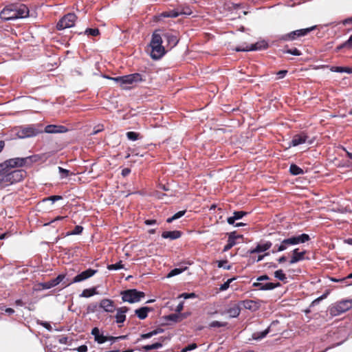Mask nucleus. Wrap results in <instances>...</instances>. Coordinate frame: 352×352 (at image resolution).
Here are the masks:
<instances>
[{
  "label": "nucleus",
  "mask_w": 352,
  "mask_h": 352,
  "mask_svg": "<svg viewBox=\"0 0 352 352\" xmlns=\"http://www.w3.org/2000/svg\"><path fill=\"white\" fill-rule=\"evenodd\" d=\"M29 16V9L22 3H12L6 6L0 13V17L4 21L26 18Z\"/></svg>",
  "instance_id": "obj_1"
},
{
  "label": "nucleus",
  "mask_w": 352,
  "mask_h": 352,
  "mask_svg": "<svg viewBox=\"0 0 352 352\" xmlns=\"http://www.w3.org/2000/svg\"><path fill=\"white\" fill-rule=\"evenodd\" d=\"M309 240L310 237L307 234H301L284 239L279 237L275 239V241H279L280 244H276L272 252L274 254L276 252H283L286 250L290 246L304 243Z\"/></svg>",
  "instance_id": "obj_2"
},
{
  "label": "nucleus",
  "mask_w": 352,
  "mask_h": 352,
  "mask_svg": "<svg viewBox=\"0 0 352 352\" xmlns=\"http://www.w3.org/2000/svg\"><path fill=\"white\" fill-rule=\"evenodd\" d=\"M26 175L27 173L24 170L4 168L3 171H0V185L8 186L20 182L26 177Z\"/></svg>",
  "instance_id": "obj_3"
},
{
  "label": "nucleus",
  "mask_w": 352,
  "mask_h": 352,
  "mask_svg": "<svg viewBox=\"0 0 352 352\" xmlns=\"http://www.w3.org/2000/svg\"><path fill=\"white\" fill-rule=\"evenodd\" d=\"M162 37L160 34L155 32H153L150 43V55L153 59L159 60L166 54L165 48L162 46Z\"/></svg>",
  "instance_id": "obj_4"
},
{
  "label": "nucleus",
  "mask_w": 352,
  "mask_h": 352,
  "mask_svg": "<svg viewBox=\"0 0 352 352\" xmlns=\"http://www.w3.org/2000/svg\"><path fill=\"white\" fill-rule=\"evenodd\" d=\"M352 309V299H344L332 304L328 309L331 316H340Z\"/></svg>",
  "instance_id": "obj_5"
},
{
  "label": "nucleus",
  "mask_w": 352,
  "mask_h": 352,
  "mask_svg": "<svg viewBox=\"0 0 352 352\" xmlns=\"http://www.w3.org/2000/svg\"><path fill=\"white\" fill-rule=\"evenodd\" d=\"M32 156H29L27 157H15L7 160L0 164V171H3L4 168L18 170L16 168L23 167L26 164L32 162Z\"/></svg>",
  "instance_id": "obj_6"
},
{
  "label": "nucleus",
  "mask_w": 352,
  "mask_h": 352,
  "mask_svg": "<svg viewBox=\"0 0 352 352\" xmlns=\"http://www.w3.org/2000/svg\"><path fill=\"white\" fill-rule=\"evenodd\" d=\"M111 79L120 83V86L124 89H129L130 87L128 86L129 85H133L134 83H138L144 80L142 75L139 73H134L126 76L112 78Z\"/></svg>",
  "instance_id": "obj_7"
},
{
  "label": "nucleus",
  "mask_w": 352,
  "mask_h": 352,
  "mask_svg": "<svg viewBox=\"0 0 352 352\" xmlns=\"http://www.w3.org/2000/svg\"><path fill=\"white\" fill-rule=\"evenodd\" d=\"M122 300L124 302L135 303L140 301L145 296L142 292L138 291L135 289H127L121 292Z\"/></svg>",
  "instance_id": "obj_8"
},
{
  "label": "nucleus",
  "mask_w": 352,
  "mask_h": 352,
  "mask_svg": "<svg viewBox=\"0 0 352 352\" xmlns=\"http://www.w3.org/2000/svg\"><path fill=\"white\" fill-rule=\"evenodd\" d=\"M316 28V26H312L308 28L300 29L297 30L292 31L288 34H285L282 35L279 39L283 41H294L300 37L305 36L314 30Z\"/></svg>",
  "instance_id": "obj_9"
},
{
  "label": "nucleus",
  "mask_w": 352,
  "mask_h": 352,
  "mask_svg": "<svg viewBox=\"0 0 352 352\" xmlns=\"http://www.w3.org/2000/svg\"><path fill=\"white\" fill-rule=\"evenodd\" d=\"M77 17L74 13H68L62 17L56 25L58 30H64L74 25Z\"/></svg>",
  "instance_id": "obj_10"
},
{
  "label": "nucleus",
  "mask_w": 352,
  "mask_h": 352,
  "mask_svg": "<svg viewBox=\"0 0 352 352\" xmlns=\"http://www.w3.org/2000/svg\"><path fill=\"white\" fill-rule=\"evenodd\" d=\"M97 272H98V270L89 268L85 271L82 272L81 273L78 274V275H76L70 283H64L65 284V287H66V286L69 285L72 283H79V282L88 279L89 278L93 276Z\"/></svg>",
  "instance_id": "obj_11"
},
{
  "label": "nucleus",
  "mask_w": 352,
  "mask_h": 352,
  "mask_svg": "<svg viewBox=\"0 0 352 352\" xmlns=\"http://www.w3.org/2000/svg\"><path fill=\"white\" fill-rule=\"evenodd\" d=\"M268 47V44L265 41H261L256 42L254 44H252L250 45H247L245 47H236L235 50L236 52H249V51H256L265 50Z\"/></svg>",
  "instance_id": "obj_12"
},
{
  "label": "nucleus",
  "mask_w": 352,
  "mask_h": 352,
  "mask_svg": "<svg viewBox=\"0 0 352 352\" xmlns=\"http://www.w3.org/2000/svg\"><path fill=\"white\" fill-rule=\"evenodd\" d=\"M129 310L127 307H120L116 309V314L114 316L115 322L118 324V327H122L123 323L126 320V313Z\"/></svg>",
  "instance_id": "obj_13"
},
{
  "label": "nucleus",
  "mask_w": 352,
  "mask_h": 352,
  "mask_svg": "<svg viewBox=\"0 0 352 352\" xmlns=\"http://www.w3.org/2000/svg\"><path fill=\"white\" fill-rule=\"evenodd\" d=\"M40 133V131L33 126H28L22 128L18 133L20 138L34 137Z\"/></svg>",
  "instance_id": "obj_14"
},
{
  "label": "nucleus",
  "mask_w": 352,
  "mask_h": 352,
  "mask_svg": "<svg viewBox=\"0 0 352 352\" xmlns=\"http://www.w3.org/2000/svg\"><path fill=\"white\" fill-rule=\"evenodd\" d=\"M99 307L107 313H113L117 308L113 300L104 298L99 302Z\"/></svg>",
  "instance_id": "obj_15"
},
{
  "label": "nucleus",
  "mask_w": 352,
  "mask_h": 352,
  "mask_svg": "<svg viewBox=\"0 0 352 352\" xmlns=\"http://www.w3.org/2000/svg\"><path fill=\"white\" fill-rule=\"evenodd\" d=\"M272 245L271 241H265L258 243L256 246L249 250V253L252 254L255 253H261L268 250Z\"/></svg>",
  "instance_id": "obj_16"
},
{
  "label": "nucleus",
  "mask_w": 352,
  "mask_h": 352,
  "mask_svg": "<svg viewBox=\"0 0 352 352\" xmlns=\"http://www.w3.org/2000/svg\"><path fill=\"white\" fill-rule=\"evenodd\" d=\"M252 286L254 287H256L260 290H272L279 286H280V284L279 283H258V282H254L252 284Z\"/></svg>",
  "instance_id": "obj_17"
},
{
  "label": "nucleus",
  "mask_w": 352,
  "mask_h": 352,
  "mask_svg": "<svg viewBox=\"0 0 352 352\" xmlns=\"http://www.w3.org/2000/svg\"><path fill=\"white\" fill-rule=\"evenodd\" d=\"M191 11L190 8H187V11H179V9H174L169 11H166L162 13L164 17L176 18L181 14H190Z\"/></svg>",
  "instance_id": "obj_18"
},
{
  "label": "nucleus",
  "mask_w": 352,
  "mask_h": 352,
  "mask_svg": "<svg viewBox=\"0 0 352 352\" xmlns=\"http://www.w3.org/2000/svg\"><path fill=\"white\" fill-rule=\"evenodd\" d=\"M308 136L305 133L297 134L293 137L289 146H296L300 144H304L307 142Z\"/></svg>",
  "instance_id": "obj_19"
},
{
  "label": "nucleus",
  "mask_w": 352,
  "mask_h": 352,
  "mask_svg": "<svg viewBox=\"0 0 352 352\" xmlns=\"http://www.w3.org/2000/svg\"><path fill=\"white\" fill-rule=\"evenodd\" d=\"M305 254H306V251L299 252L298 248L294 249L292 251V256L289 261V263L294 264L300 261L304 260Z\"/></svg>",
  "instance_id": "obj_20"
},
{
  "label": "nucleus",
  "mask_w": 352,
  "mask_h": 352,
  "mask_svg": "<svg viewBox=\"0 0 352 352\" xmlns=\"http://www.w3.org/2000/svg\"><path fill=\"white\" fill-rule=\"evenodd\" d=\"M239 237H242V236H236L235 232H231L228 236L227 244L223 248V252H227L234 246L236 243V239Z\"/></svg>",
  "instance_id": "obj_21"
},
{
  "label": "nucleus",
  "mask_w": 352,
  "mask_h": 352,
  "mask_svg": "<svg viewBox=\"0 0 352 352\" xmlns=\"http://www.w3.org/2000/svg\"><path fill=\"white\" fill-rule=\"evenodd\" d=\"M65 276V274H59L56 278L52 279L47 282H45L43 284V287L45 289H50L56 285H58L60 282H62Z\"/></svg>",
  "instance_id": "obj_22"
},
{
  "label": "nucleus",
  "mask_w": 352,
  "mask_h": 352,
  "mask_svg": "<svg viewBox=\"0 0 352 352\" xmlns=\"http://www.w3.org/2000/svg\"><path fill=\"white\" fill-rule=\"evenodd\" d=\"M45 131L47 133H65L67 131V129L62 125L50 124L45 126Z\"/></svg>",
  "instance_id": "obj_23"
},
{
  "label": "nucleus",
  "mask_w": 352,
  "mask_h": 352,
  "mask_svg": "<svg viewBox=\"0 0 352 352\" xmlns=\"http://www.w3.org/2000/svg\"><path fill=\"white\" fill-rule=\"evenodd\" d=\"M240 305H242L245 309L251 311H256L258 309V303L252 300H245L239 302Z\"/></svg>",
  "instance_id": "obj_24"
},
{
  "label": "nucleus",
  "mask_w": 352,
  "mask_h": 352,
  "mask_svg": "<svg viewBox=\"0 0 352 352\" xmlns=\"http://www.w3.org/2000/svg\"><path fill=\"white\" fill-rule=\"evenodd\" d=\"M182 236V232L178 230L165 231L162 234L164 239H170L171 240L179 239Z\"/></svg>",
  "instance_id": "obj_25"
},
{
  "label": "nucleus",
  "mask_w": 352,
  "mask_h": 352,
  "mask_svg": "<svg viewBox=\"0 0 352 352\" xmlns=\"http://www.w3.org/2000/svg\"><path fill=\"white\" fill-rule=\"evenodd\" d=\"M248 212L244 211H235L233 213V216L228 217L227 222L230 225H233L236 220L242 219L244 216L247 215Z\"/></svg>",
  "instance_id": "obj_26"
},
{
  "label": "nucleus",
  "mask_w": 352,
  "mask_h": 352,
  "mask_svg": "<svg viewBox=\"0 0 352 352\" xmlns=\"http://www.w3.org/2000/svg\"><path fill=\"white\" fill-rule=\"evenodd\" d=\"M163 36L166 40L168 44L171 48L175 47L178 43V38L177 36L172 33H165L164 34Z\"/></svg>",
  "instance_id": "obj_27"
},
{
  "label": "nucleus",
  "mask_w": 352,
  "mask_h": 352,
  "mask_svg": "<svg viewBox=\"0 0 352 352\" xmlns=\"http://www.w3.org/2000/svg\"><path fill=\"white\" fill-rule=\"evenodd\" d=\"M150 311V308L148 307H143L138 309L135 311L136 316L140 319L144 320L148 316V312Z\"/></svg>",
  "instance_id": "obj_28"
},
{
  "label": "nucleus",
  "mask_w": 352,
  "mask_h": 352,
  "mask_svg": "<svg viewBox=\"0 0 352 352\" xmlns=\"http://www.w3.org/2000/svg\"><path fill=\"white\" fill-rule=\"evenodd\" d=\"M226 312L229 314L230 318H236L241 313V308L239 305H234L227 309Z\"/></svg>",
  "instance_id": "obj_29"
},
{
  "label": "nucleus",
  "mask_w": 352,
  "mask_h": 352,
  "mask_svg": "<svg viewBox=\"0 0 352 352\" xmlns=\"http://www.w3.org/2000/svg\"><path fill=\"white\" fill-rule=\"evenodd\" d=\"M164 331V329L162 328H157L153 331H151L147 333H144L140 336V338L138 339V341L141 339H148L150 338L155 335H157L159 333H161Z\"/></svg>",
  "instance_id": "obj_30"
},
{
  "label": "nucleus",
  "mask_w": 352,
  "mask_h": 352,
  "mask_svg": "<svg viewBox=\"0 0 352 352\" xmlns=\"http://www.w3.org/2000/svg\"><path fill=\"white\" fill-rule=\"evenodd\" d=\"M162 347V342H157L152 344H148L143 346L142 347V350L145 352H148L153 349H158Z\"/></svg>",
  "instance_id": "obj_31"
},
{
  "label": "nucleus",
  "mask_w": 352,
  "mask_h": 352,
  "mask_svg": "<svg viewBox=\"0 0 352 352\" xmlns=\"http://www.w3.org/2000/svg\"><path fill=\"white\" fill-rule=\"evenodd\" d=\"M270 332V327L261 332H256L252 334V339L258 340L264 338Z\"/></svg>",
  "instance_id": "obj_32"
},
{
  "label": "nucleus",
  "mask_w": 352,
  "mask_h": 352,
  "mask_svg": "<svg viewBox=\"0 0 352 352\" xmlns=\"http://www.w3.org/2000/svg\"><path fill=\"white\" fill-rule=\"evenodd\" d=\"M331 71L338 73L352 74V68L347 67H332Z\"/></svg>",
  "instance_id": "obj_33"
},
{
  "label": "nucleus",
  "mask_w": 352,
  "mask_h": 352,
  "mask_svg": "<svg viewBox=\"0 0 352 352\" xmlns=\"http://www.w3.org/2000/svg\"><path fill=\"white\" fill-rule=\"evenodd\" d=\"M342 48L352 49V34L349 36V39L338 45L336 47L337 51L341 50Z\"/></svg>",
  "instance_id": "obj_34"
},
{
  "label": "nucleus",
  "mask_w": 352,
  "mask_h": 352,
  "mask_svg": "<svg viewBox=\"0 0 352 352\" xmlns=\"http://www.w3.org/2000/svg\"><path fill=\"white\" fill-rule=\"evenodd\" d=\"M95 294H97L96 289V288H91V289H85L82 291L81 294L80 295V297L84 298H89L91 297Z\"/></svg>",
  "instance_id": "obj_35"
},
{
  "label": "nucleus",
  "mask_w": 352,
  "mask_h": 352,
  "mask_svg": "<svg viewBox=\"0 0 352 352\" xmlns=\"http://www.w3.org/2000/svg\"><path fill=\"white\" fill-rule=\"evenodd\" d=\"M289 172L293 175H298L303 173L302 169L294 164L290 166Z\"/></svg>",
  "instance_id": "obj_36"
},
{
  "label": "nucleus",
  "mask_w": 352,
  "mask_h": 352,
  "mask_svg": "<svg viewBox=\"0 0 352 352\" xmlns=\"http://www.w3.org/2000/svg\"><path fill=\"white\" fill-rule=\"evenodd\" d=\"M186 269H187V267L175 268V269L170 270V272L167 274V278H170V277L177 276L178 274H180L184 271H185Z\"/></svg>",
  "instance_id": "obj_37"
},
{
  "label": "nucleus",
  "mask_w": 352,
  "mask_h": 352,
  "mask_svg": "<svg viewBox=\"0 0 352 352\" xmlns=\"http://www.w3.org/2000/svg\"><path fill=\"white\" fill-rule=\"evenodd\" d=\"M186 210H181L175 213L173 217H169L166 219V222L170 223H172L173 221L179 219L180 217H183Z\"/></svg>",
  "instance_id": "obj_38"
},
{
  "label": "nucleus",
  "mask_w": 352,
  "mask_h": 352,
  "mask_svg": "<svg viewBox=\"0 0 352 352\" xmlns=\"http://www.w3.org/2000/svg\"><path fill=\"white\" fill-rule=\"evenodd\" d=\"M127 138L131 141L138 140L141 138L140 133L134 131H129L126 133Z\"/></svg>",
  "instance_id": "obj_39"
},
{
  "label": "nucleus",
  "mask_w": 352,
  "mask_h": 352,
  "mask_svg": "<svg viewBox=\"0 0 352 352\" xmlns=\"http://www.w3.org/2000/svg\"><path fill=\"white\" fill-rule=\"evenodd\" d=\"M122 261H120L117 263L111 264L107 265V269L109 270H118L124 268V265L122 263Z\"/></svg>",
  "instance_id": "obj_40"
},
{
  "label": "nucleus",
  "mask_w": 352,
  "mask_h": 352,
  "mask_svg": "<svg viewBox=\"0 0 352 352\" xmlns=\"http://www.w3.org/2000/svg\"><path fill=\"white\" fill-rule=\"evenodd\" d=\"M283 52L284 54H290L294 56H300L302 54L301 52L297 48L283 50Z\"/></svg>",
  "instance_id": "obj_41"
},
{
  "label": "nucleus",
  "mask_w": 352,
  "mask_h": 352,
  "mask_svg": "<svg viewBox=\"0 0 352 352\" xmlns=\"http://www.w3.org/2000/svg\"><path fill=\"white\" fill-rule=\"evenodd\" d=\"M274 276L277 279L282 280V281H283L286 279V275L285 274V273L283 272V271L282 270H276L274 272Z\"/></svg>",
  "instance_id": "obj_42"
},
{
  "label": "nucleus",
  "mask_w": 352,
  "mask_h": 352,
  "mask_svg": "<svg viewBox=\"0 0 352 352\" xmlns=\"http://www.w3.org/2000/svg\"><path fill=\"white\" fill-rule=\"evenodd\" d=\"M85 33L88 35L96 36L100 34V32L99 30L97 28H87L86 29Z\"/></svg>",
  "instance_id": "obj_43"
},
{
  "label": "nucleus",
  "mask_w": 352,
  "mask_h": 352,
  "mask_svg": "<svg viewBox=\"0 0 352 352\" xmlns=\"http://www.w3.org/2000/svg\"><path fill=\"white\" fill-rule=\"evenodd\" d=\"M167 319L168 320H170V321H173V322H179L182 320V317L179 314H173L168 315L167 316Z\"/></svg>",
  "instance_id": "obj_44"
},
{
  "label": "nucleus",
  "mask_w": 352,
  "mask_h": 352,
  "mask_svg": "<svg viewBox=\"0 0 352 352\" xmlns=\"http://www.w3.org/2000/svg\"><path fill=\"white\" fill-rule=\"evenodd\" d=\"M228 323L226 322H219V321H212L210 324V327H223L227 326Z\"/></svg>",
  "instance_id": "obj_45"
},
{
  "label": "nucleus",
  "mask_w": 352,
  "mask_h": 352,
  "mask_svg": "<svg viewBox=\"0 0 352 352\" xmlns=\"http://www.w3.org/2000/svg\"><path fill=\"white\" fill-rule=\"evenodd\" d=\"M58 171L61 179L66 178L69 175V170L65 169L60 166L58 167Z\"/></svg>",
  "instance_id": "obj_46"
},
{
  "label": "nucleus",
  "mask_w": 352,
  "mask_h": 352,
  "mask_svg": "<svg viewBox=\"0 0 352 352\" xmlns=\"http://www.w3.org/2000/svg\"><path fill=\"white\" fill-rule=\"evenodd\" d=\"M234 278L228 279L226 282H225L223 284L221 285L219 289L221 291H225L228 289L230 287V284L234 280Z\"/></svg>",
  "instance_id": "obj_47"
},
{
  "label": "nucleus",
  "mask_w": 352,
  "mask_h": 352,
  "mask_svg": "<svg viewBox=\"0 0 352 352\" xmlns=\"http://www.w3.org/2000/svg\"><path fill=\"white\" fill-rule=\"evenodd\" d=\"M36 323L38 324L45 327L46 329H47L50 331H51L52 330V327L51 324L47 322L38 320L36 321Z\"/></svg>",
  "instance_id": "obj_48"
},
{
  "label": "nucleus",
  "mask_w": 352,
  "mask_h": 352,
  "mask_svg": "<svg viewBox=\"0 0 352 352\" xmlns=\"http://www.w3.org/2000/svg\"><path fill=\"white\" fill-rule=\"evenodd\" d=\"M108 340H109L108 337L104 336L102 334H100L98 336H97L95 338V340L99 344H103V343L106 342L107 341H108Z\"/></svg>",
  "instance_id": "obj_49"
},
{
  "label": "nucleus",
  "mask_w": 352,
  "mask_h": 352,
  "mask_svg": "<svg viewBox=\"0 0 352 352\" xmlns=\"http://www.w3.org/2000/svg\"><path fill=\"white\" fill-rule=\"evenodd\" d=\"M179 298H183L184 299H188V298H195L197 297V295L195 293H182L179 295Z\"/></svg>",
  "instance_id": "obj_50"
},
{
  "label": "nucleus",
  "mask_w": 352,
  "mask_h": 352,
  "mask_svg": "<svg viewBox=\"0 0 352 352\" xmlns=\"http://www.w3.org/2000/svg\"><path fill=\"white\" fill-rule=\"evenodd\" d=\"M228 261H219L218 262V267H223L226 270H230L231 268V265H227Z\"/></svg>",
  "instance_id": "obj_51"
},
{
  "label": "nucleus",
  "mask_w": 352,
  "mask_h": 352,
  "mask_svg": "<svg viewBox=\"0 0 352 352\" xmlns=\"http://www.w3.org/2000/svg\"><path fill=\"white\" fill-rule=\"evenodd\" d=\"M83 230V228L81 226H76L74 229L71 231L70 234H79Z\"/></svg>",
  "instance_id": "obj_52"
},
{
  "label": "nucleus",
  "mask_w": 352,
  "mask_h": 352,
  "mask_svg": "<svg viewBox=\"0 0 352 352\" xmlns=\"http://www.w3.org/2000/svg\"><path fill=\"white\" fill-rule=\"evenodd\" d=\"M126 338H127V336H118V337L109 336V337H108V338H109L108 340L115 342L116 340H124Z\"/></svg>",
  "instance_id": "obj_53"
},
{
  "label": "nucleus",
  "mask_w": 352,
  "mask_h": 352,
  "mask_svg": "<svg viewBox=\"0 0 352 352\" xmlns=\"http://www.w3.org/2000/svg\"><path fill=\"white\" fill-rule=\"evenodd\" d=\"M287 73V70H280L279 72H278L276 74L278 79L283 78L286 76Z\"/></svg>",
  "instance_id": "obj_54"
},
{
  "label": "nucleus",
  "mask_w": 352,
  "mask_h": 352,
  "mask_svg": "<svg viewBox=\"0 0 352 352\" xmlns=\"http://www.w3.org/2000/svg\"><path fill=\"white\" fill-rule=\"evenodd\" d=\"M47 199L52 201L54 203L56 201L62 199V197L60 195H53V196L49 197Z\"/></svg>",
  "instance_id": "obj_55"
},
{
  "label": "nucleus",
  "mask_w": 352,
  "mask_h": 352,
  "mask_svg": "<svg viewBox=\"0 0 352 352\" xmlns=\"http://www.w3.org/2000/svg\"><path fill=\"white\" fill-rule=\"evenodd\" d=\"M88 348L87 345H81L78 346V348L75 349L74 350H76L78 352H86L87 351Z\"/></svg>",
  "instance_id": "obj_56"
},
{
  "label": "nucleus",
  "mask_w": 352,
  "mask_h": 352,
  "mask_svg": "<svg viewBox=\"0 0 352 352\" xmlns=\"http://www.w3.org/2000/svg\"><path fill=\"white\" fill-rule=\"evenodd\" d=\"M91 334L94 336L95 339L97 336H98L100 334L99 329L98 327H94V329H92Z\"/></svg>",
  "instance_id": "obj_57"
},
{
  "label": "nucleus",
  "mask_w": 352,
  "mask_h": 352,
  "mask_svg": "<svg viewBox=\"0 0 352 352\" xmlns=\"http://www.w3.org/2000/svg\"><path fill=\"white\" fill-rule=\"evenodd\" d=\"M144 223L147 226H152L157 223V221L155 219H147L144 221Z\"/></svg>",
  "instance_id": "obj_58"
},
{
  "label": "nucleus",
  "mask_w": 352,
  "mask_h": 352,
  "mask_svg": "<svg viewBox=\"0 0 352 352\" xmlns=\"http://www.w3.org/2000/svg\"><path fill=\"white\" fill-rule=\"evenodd\" d=\"M103 130V127L102 126H98L97 127H95L93 132H92V135H96L98 133H99L100 131H102Z\"/></svg>",
  "instance_id": "obj_59"
},
{
  "label": "nucleus",
  "mask_w": 352,
  "mask_h": 352,
  "mask_svg": "<svg viewBox=\"0 0 352 352\" xmlns=\"http://www.w3.org/2000/svg\"><path fill=\"white\" fill-rule=\"evenodd\" d=\"M131 173V170L128 168H125L122 170V175L125 177Z\"/></svg>",
  "instance_id": "obj_60"
},
{
  "label": "nucleus",
  "mask_w": 352,
  "mask_h": 352,
  "mask_svg": "<svg viewBox=\"0 0 352 352\" xmlns=\"http://www.w3.org/2000/svg\"><path fill=\"white\" fill-rule=\"evenodd\" d=\"M197 346V344L193 343V344L188 345L186 347L188 351H191V350L196 349Z\"/></svg>",
  "instance_id": "obj_61"
},
{
  "label": "nucleus",
  "mask_w": 352,
  "mask_h": 352,
  "mask_svg": "<svg viewBox=\"0 0 352 352\" xmlns=\"http://www.w3.org/2000/svg\"><path fill=\"white\" fill-rule=\"evenodd\" d=\"M269 254H270L267 252V253L264 254L263 255H259V256H258L257 259L256 260V262H259V261H262V260L264 258V257H265V256H267V255H269Z\"/></svg>",
  "instance_id": "obj_62"
},
{
  "label": "nucleus",
  "mask_w": 352,
  "mask_h": 352,
  "mask_svg": "<svg viewBox=\"0 0 352 352\" xmlns=\"http://www.w3.org/2000/svg\"><path fill=\"white\" fill-rule=\"evenodd\" d=\"M342 23L344 25H346V24H349V23H352V17L351 18H347L346 19H344L343 21H342Z\"/></svg>",
  "instance_id": "obj_63"
},
{
  "label": "nucleus",
  "mask_w": 352,
  "mask_h": 352,
  "mask_svg": "<svg viewBox=\"0 0 352 352\" xmlns=\"http://www.w3.org/2000/svg\"><path fill=\"white\" fill-rule=\"evenodd\" d=\"M5 311L9 315L13 314L14 313V310L12 308H6Z\"/></svg>",
  "instance_id": "obj_64"
}]
</instances>
